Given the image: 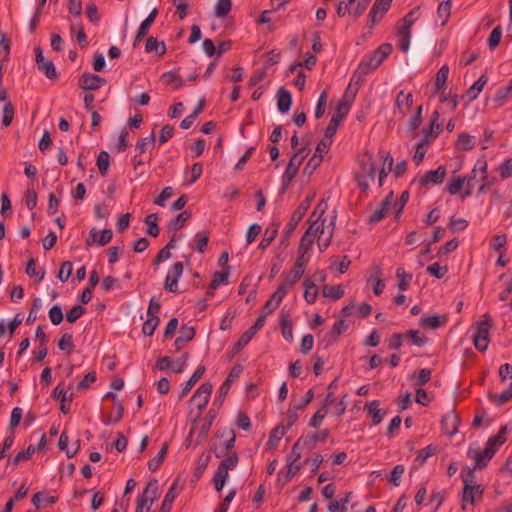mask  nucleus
<instances>
[{
  "instance_id": "e433bc0d",
  "label": "nucleus",
  "mask_w": 512,
  "mask_h": 512,
  "mask_svg": "<svg viewBox=\"0 0 512 512\" xmlns=\"http://www.w3.org/2000/svg\"><path fill=\"white\" fill-rule=\"evenodd\" d=\"M176 488H177V484L173 483L164 496V499L162 501L161 508H160L159 512H170L171 511L173 502L177 496Z\"/></svg>"
},
{
  "instance_id": "f704fd0d",
  "label": "nucleus",
  "mask_w": 512,
  "mask_h": 512,
  "mask_svg": "<svg viewBox=\"0 0 512 512\" xmlns=\"http://www.w3.org/2000/svg\"><path fill=\"white\" fill-rule=\"evenodd\" d=\"M279 227V223H273L271 226L266 228L263 238L259 244L260 249L264 250L272 243L278 234Z\"/></svg>"
},
{
  "instance_id": "13d9d810",
  "label": "nucleus",
  "mask_w": 512,
  "mask_h": 512,
  "mask_svg": "<svg viewBox=\"0 0 512 512\" xmlns=\"http://www.w3.org/2000/svg\"><path fill=\"white\" fill-rule=\"evenodd\" d=\"M232 7L231 0H218L215 6L217 17L224 18L228 15Z\"/></svg>"
},
{
  "instance_id": "0e129e2a",
  "label": "nucleus",
  "mask_w": 512,
  "mask_h": 512,
  "mask_svg": "<svg viewBox=\"0 0 512 512\" xmlns=\"http://www.w3.org/2000/svg\"><path fill=\"white\" fill-rule=\"evenodd\" d=\"M420 325L424 328L437 329L440 327V318L437 315H431L422 317L420 319Z\"/></svg>"
},
{
  "instance_id": "f03ea898",
  "label": "nucleus",
  "mask_w": 512,
  "mask_h": 512,
  "mask_svg": "<svg viewBox=\"0 0 512 512\" xmlns=\"http://www.w3.org/2000/svg\"><path fill=\"white\" fill-rule=\"evenodd\" d=\"M505 434L506 427H502L496 435L488 438L483 450L469 448L467 455L475 460V469H483L487 466L499 448L505 443Z\"/></svg>"
},
{
  "instance_id": "5fc2aeb1",
  "label": "nucleus",
  "mask_w": 512,
  "mask_h": 512,
  "mask_svg": "<svg viewBox=\"0 0 512 512\" xmlns=\"http://www.w3.org/2000/svg\"><path fill=\"white\" fill-rule=\"evenodd\" d=\"M73 336L70 333H64L58 341V348L67 353L74 350Z\"/></svg>"
},
{
  "instance_id": "c9c22d12",
  "label": "nucleus",
  "mask_w": 512,
  "mask_h": 512,
  "mask_svg": "<svg viewBox=\"0 0 512 512\" xmlns=\"http://www.w3.org/2000/svg\"><path fill=\"white\" fill-rule=\"evenodd\" d=\"M466 178L462 176H452L446 186V191L451 195H457L465 185Z\"/></svg>"
},
{
  "instance_id": "a19ab883",
  "label": "nucleus",
  "mask_w": 512,
  "mask_h": 512,
  "mask_svg": "<svg viewBox=\"0 0 512 512\" xmlns=\"http://www.w3.org/2000/svg\"><path fill=\"white\" fill-rule=\"evenodd\" d=\"M281 330L282 335L285 340L288 342L293 341V328H292V322L289 318L288 314L281 313Z\"/></svg>"
},
{
  "instance_id": "4468645a",
  "label": "nucleus",
  "mask_w": 512,
  "mask_h": 512,
  "mask_svg": "<svg viewBox=\"0 0 512 512\" xmlns=\"http://www.w3.org/2000/svg\"><path fill=\"white\" fill-rule=\"evenodd\" d=\"M480 173L481 178V185L478 189L479 193H482L485 191V189L491 187L495 183V178H490L488 176V164L487 161L484 158H479L474 167H473V174Z\"/></svg>"
},
{
  "instance_id": "de8ad7c7",
  "label": "nucleus",
  "mask_w": 512,
  "mask_h": 512,
  "mask_svg": "<svg viewBox=\"0 0 512 512\" xmlns=\"http://www.w3.org/2000/svg\"><path fill=\"white\" fill-rule=\"evenodd\" d=\"M512 93V79L509 81L508 85L500 87L494 96V101L498 103L499 106H502L508 96Z\"/></svg>"
},
{
  "instance_id": "bf43d9fd",
  "label": "nucleus",
  "mask_w": 512,
  "mask_h": 512,
  "mask_svg": "<svg viewBox=\"0 0 512 512\" xmlns=\"http://www.w3.org/2000/svg\"><path fill=\"white\" fill-rule=\"evenodd\" d=\"M49 319L53 325H59L63 321V312L60 305L52 306L48 312Z\"/></svg>"
},
{
  "instance_id": "49530a36",
  "label": "nucleus",
  "mask_w": 512,
  "mask_h": 512,
  "mask_svg": "<svg viewBox=\"0 0 512 512\" xmlns=\"http://www.w3.org/2000/svg\"><path fill=\"white\" fill-rule=\"evenodd\" d=\"M160 319L158 316H147L142 326V333L146 336H152L159 325Z\"/></svg>"
},
{
  "instance_id": "4c0bfd02",
  "label": "nucleus",
  "mask_w": 512,
  "mask_h": 512,
  "mask_svg": "<svg viewBox=\"0 0 512 512\" xmlns=\"http://www.w3.org/2000/svg\"><path fill=\"white\" fill-rule=\"evenodd\" d=\"M215 417H216L215 410L210 409L208 411L206 417H205V420H204L203 424L200 427L197 442H200V441H202L203 439L206 438V436L208 435V432H209V430H210V428L212 426V423H213Z\"/></svg>"
},
{
  "instance_id": "58836bf2",
  "label": "nucleus",
  "mask_w": 512,
  "mask_h": 512,
  "mask_svg": "<svg viewBox=\"0 0 512 512\" xmlns=\"http://www.w3.org/2000/svg\"><path fill=\"white\" fill-rule=\"evenodd\" d=\"M230 274V267H227L223 271L215 272L212 278V281L209 285V290H214L220 285L228 283V277Z\"/></svg>"
},
{
  "instance_id": "8fccbe9b",
  "label": "nucleus",
  "mask_w": 512,
  "mask_h": 512,
  "mask_svg": "<svg viewBox=\"0 0 512 512\" xmlns=\"http://www.w3.org/2000/svg\"><path fill=\"white\" fill-rule=\"evenodd\" d=\"M158 15L157 8H154L150 14L147 16L145 20H143L139 26L140 35L146 36L148 34L149 29L151 28L152 24L154 23L156 17Z\"/></svg>"
},
{
  "instance_id": "864d4df0",
  "label": "nucleus",
  "mask_w": 512,
  "mask_h": 512,
  "mask_svg": "<svg viewBox=\"0 0 512 512\" xmlns=\"http://www.w3.org/2000/svg\"><path fill=\"white\" fill-rule=\"evenodd\" d=\"M396 276L399 279L398 288L402 291H406L409 287L410 281L412 280V275L407 274L404 268L399 267L396 270Z\"/></svg>"
},
{
  "instance_id": "0eeeda50",
  "label": "nucleus",
  "mask_w": 512,
  "mask_h": 512,
  "mask_svg": "<svg viewBox=\"0 0 512 512\" xmlns=\"http://www.w3.org/2000/svg\"><path fill=\"white\" fill-rule=\"evenodd\" d=\"M492 327L491 318L488 313L482 316V319L476 323L473 334V344L480 352H485L490 343V329Z\"/></svg>"
},
{
  "instance_id": "79ce46f5",
  "label": "nucleus",
  "mask_w": 512,
  "mask_h": 512,
  "mask_svg": "<svg viewBox=\"0 0 512 512\" xmlns=\"http://www.w3.org/2000/svg\"><path fill=\"white\" fill-rule=\"evenodd\" d=\"M323 297L339 300L344 296V290L340 285H325L322 290Z\"/></svg>"
},
{
  "instance_id": "052dcab7",
  "label": "nucleus",
  "mask_w": 512,
  "mask_h": 512,
  "mask_svg": "<svg viewBox=\"0 0 512 512\" xmlns=\"http://www.w3.org/2000/svg\"><path fill=\"white\" fill-rule=\"evenodd\" d=\"M14 117V107L11 102H6L2 111V124L5 127H8Z\"/></svg>"
},
{
  "instance_id": "b1692460",
  "label": "nucleus",
  "mask_w": 512,
  "mask_h": 512,
  "mask_svg": "<svg viewBox=\"0 0 512 512\" xmlns=\"http://www.w3.org/2000/svg\"><path fill=\"white\" fill-rule=\"evenodd\" d=\"M379 405L380 402L378 400H373L365 405V409L367 410L368 416L372 419L373 425L380 424L386 414L385 411L379 408Z\"/></svg>"
},
{
  "instance_id": "f8f14e48",
  "label": "nucleus",
  "mask_w": 512,
  "mask_h": 512,
  "mask_svg": "<svg viewBox=\"0 0 512 512\" xmlns=\"http://www.w3.org/2000/svg\"><path fill=\"white\" fill-rule=\"evenodd\" d=\"M212 389L213 386L211 383H202L191 397V402H193L198 407L200 413L207 406L212 393Z\"/></svg>"
},
{
  "instance_id": "a211bd4d",
  "label": "nucleus",
  "mask_w": 512,
  "mask_h": 512,
  "mask_svg": "<svg viewBox=\"0 0 512 512\" xmlns=\"http://www.w3.org/2000/svg\"><path fill=\"white\" fill-rule=\"evenodd\" d=\"M106 84V79L93 73H83L79 86L84 90H97Z\"/></svg>"
},
{
  "instance_id": "6e6d98bb",
  "label": "nucleus",
  "mask_w": 512,
  "mask_h": 512,
  "mask_svg": "<svg viewBox=\"0 0 512 512\" xmlns=\"http://www.w3.org/2000/svg\"><path fill=\"white\" fill-rule=\"evenodd\" d=\"M209 241V234L206 231H199L195 234V249L203 253Z\"/></svg>"
},
{
  "instance_id": "37998d69",
  "label": "nucleus",
  "mask_w": 512,
  "mask_h": 512,
  "mask_svg": "<svg viewBox=\"0 0 512 512\" xmlns=\"http://www.w3.org/2000/svg\"><path fill=\"white\" fill-rule=\"evenodd\" d=\"M451 0L442 1L437 8V17L441 21V25H445L451 13Z\"/></svg>"
},
{
  "instance_id": "aec40b11",
  "label": "nucleus",
  "mask_w": 512,
  "mask_h": 512,
  "mask_svg": "<svg viewBox=\"0 0 512 512\" xmlns=\"http://www.w3.org/2000/svg\"><path fill=\"white\" fill-rule=\"evenodd\" d=\"M447 174L446 167L441 165L435 170L427 171L420 179L421 185L441 184Z\"/></svg>"
},
{
  "instance_id": "3c124183",
  "label": "nucleus",
  "mask_w": 512,
  "mask_h": 512,
  "mask_svg": "<svg viewBox=\"0 0 512 512\" xmlns=\"http://www.w3.org/2000/svg\"><path fill=\"white\" fill-rule=\"evenodd\" d=\"M334 136H326V132L324 133V138L317 144L314 155L321 156L323 159L324 154L328 153Z\"/></svg>"
},
{
  "instance_id": "473e14b6",
  "label": "nucleus",
  "mask_w": 512,
  "mask_h": 512,
  "mask_svg": "<svg viewBox=\"0 0 512 512\" xmlns=\"http://www.w3.org/2000/svg\"><path fill=\"white\" fill-rule=\"evenodd\" d=\"M287 431H288V427H285L283 424L278 425L275 428H273L270 433L267 444H266L267 447L269 449H275Z\"/></svg>"
},
{
  "instance_id": "a878e982",
  "label": "nucleus",
  "mask_w": 512,
  "mask_h": 512,
  "mask_svg": "<svg viewBox=\"0 0 512 512\" xmlns=\"http://www.w3.org/2000/svg\"><path fill=\"white\" fill-rule=\"evenodd\" d=\"M292 105L291 93L284 87H281L277 92V106L281 113H287Z\"/></svg>"
},
{
  "instance_id": "4d7b16f0",
  "label": "nucleus",
  "mask_w": 512,
  "mask_h": 512,
  "mask_svg": "<svg viewBox=\"0 0 512 512\" xmlns=\"http://www.w3.org/2000/svg\"><path fill=\"white\" fill-rule=\"evenodd\" d=\"M109 154L106 151H101L97 157V167L102 176H105L109 169Z\"/></svg>"
},
{
  "instance_id": "dca6fc26",
  "label": "nucleus",
  "mask_w": 512,
  "mask_h": 512,
  "mask_svg": "<svg viewBox=\"0 0 512 512\" xmlns=\"http://www.w3.org/2000/svg\"><path fill=\"white\" fill-rule=\"evenodd\" d=\"M392 0H375L369 14L370 27L377 24L389 10Z\"/></svg>"
},
{
  "instance_id": "ddd939ff",
  "label": "nucleus",
  "mask_w": 512,
  "mask_h": 512,
  "mask_svg": "<svg viewBox=\"0 0 512 512\" xmlns=\"http://www.w3.org/2000/svg\"><path fill=\"white\" fill-rule=\"evenodd\" d=\"M309 262V257L297 256L293 268L282 274V278L287 280L291 284H296L299 279L304 275L305 268Z\"/></svg>"
},
{
  "instance_id": "c85d7f7f",
  "label": "nucleus",
  "mask_w": 512,
  "mask_h": 512,
  "mask_svg": "<svg viewBox=\"0 0 512 512\" xmlns=\"http://www.w3.org/2000/svg\"><path fill=\"white\" fill-rule=\"evenodd\" d=\"M381 159L383 160V167L379 171V186L381 187L384 183V179L387 177V175L392 171L393 169V163L394 160L392 156L387 152H380Z\"/></svg>"
},
{
  "instance_id": "603ef678",
  "label": "nucleus",
  "mask_w": 512,
  "mask_h": 512,
  "mask_svg": "<svg viewBox=\"0 0 512 512\" xmlns=\"http://www.w3.org/2000/svg\"><path fill=\"white\" fill-rule=\"evenodd\" d=\"M189 217H190V214L186 211L178 214L175 218H173L169 221L168 228L173 231H177V230L181 229Z\"/></svg>"
},
{
  "instance_id": "72a5a7b5",
  "label": "nucleus",
  "mask_w": 512,
  "mask_h": 512,
  "mask_svg": "<svg viewBox=\"0 0 512 512\" xmlns=\"http://www.w3.org/2000/svg\"><path fill=\"white\" fill-rule=\"evenodd\" d=\"M146 53H155L162 56L166 53V45L163 41H158L155 37H149L145 44Z\"/></svg>"
},
{
  "instance_id": "680f3d73",
  "label": "nucleus",
  "mask_w": 512,
  "mask_h": 512,
  "mask_svg": "<svg viewBox=\"0 0 512 512\" xmlns=\"http://www.w3.org/2000/svg\"><path fill=\"white\" fill-rule=\"evenodd\" d=\"M52 396L54 399L60 400L61 402H71L72 394L70 396L67 395V391L65 390V386L63 383H59L55 389L53 390Z\"/></svg>"
},
{
  "instance_id": "c756f323",
  "label": "nucleus",
  "mask_w": 512,
  "mask_h": 512,
  "mask_svg": "<svg viewBox=\"0 0 512 512\" xmlns=\"http://www.w3.org/2000/svg\"><path fill=\"white\" fill-rule=\"evenodd\" d=\"M304 298L308 304H314L318 297V287L310 277H305L304 282Z\"/></svg>"
},
{
  "instance_id": "338daca9",
  "label": "nucleus",
  "mask_w": 512,
  "mask_h": 512,
  "mask_svg": "<svg viewBox=\"0 0 512 512\" xmlns=\"http://www.w3.org/2000/svg\"><path fill=\"white\" fill-rule=\"evenodd\" d=\"M502 37V29L500 26L495 27L489 38H488V46L491 50H494L500 43Z\"/></svg>"
},
{
  "instance_id": "5701e85b",
  "label": "nucleus",
  "mask_w": 512,
  "mask_h": 512,
  "mask_svg": "<svg viewBox=\"0 0 512 512\" xmlns=\"http://www.w3.org/2000/svg\"><path fill=\"white\" fill-rule=\"evenodd\" d=\"M392 200H393V193L391 192L389 195H387L385 197V199L378 205V207L369 216V222L377 223V222L381 221L385 217L389 207L391 206Z\"/></svg>"
},
{
  "instance_id": "412c9836",
  "label": "nucleus",
  "mask_w": 512,
  "mask_h": 512,
  "mask_svg": "<svg viewBox=\"0 0 512 512\" xmlns=\"http://www.w3.org/2000/svg\"><path fill=\"white\" fill-rule=\"evenodd\" d=\"M413 105V95L412 93H406L404 90H401L396 97L395 106L398 110V113L401 117H405L406 114L411 110Z\"/></svg>"
},
{
  "instance_id": "c03bdc74",
  "label": "nucleus",
  "mask_w": 512,
  "mask_h": 512,
  "mask_svg": "<svg viewBox=\"0 0 512 512\" xmlns=\"http://www.w3.org/2000/svg\"><path fill=\"white\" fill-rule=\"evenodd\" d=\"M168 452V445L164 443L158 454L148 462V468L150 471H156L162 464L166 454Z\"/></svg>"
},
{
  "instance_id": "9d476101",
  "label": "nucleus",
  "mask_w": 512,
  "mask_h": 512,
  "mask_svg": "<svg viewBox=\"0 0 512 512\" xmlns=\"http://www.w3.org/2000/svg\"><path fill=\"white\" fill-rule=\"evenodd\" d=\"M349 109H350V107L347 102H345V101L338 102V104L336 106V112L332 116V118L325 130L326 136H334L335 135L339 125L341 124V122L344 120V118L348 114Z\"/></svg>"
},
{
  "instance_id": "09e8293b",
  "label": "nucleus",
  "mask_w": 512,
  "mask_h": 512,
  "mask_svg": "<svg viewBox=\"0 0 512 512\" xmlns=\"http://www.w3.org/2000/svg\"><path fill=\"white\" fill-rule=\"evenodd\" d=\"M475 145V137L462 133L458 136L457 147L458 149L468 151L473 149Z\"/></svg>"
},
{
  "instance_id": "2f4dec72",
  "label": "nucleus",
  "mask_w": 512,
  "mask_h": 512,
  "mask_svg": "<svg viewBox=\"0 0 512 512\" xmlns=\"http://www.w3.org/2000/svg\"><path fill=\"white\" fill-rule=\"evenodd\" d=\"M488 82V77L483 74L479 77V79L474 82V84L466 91V97L470 102L476 100L479 94L482 92L483 88Z\"/></svg>"
},
{
  "instance_id": "f3484780",
  "label": "nucleus",
  "mask_w": 512,
  "mask_h": 512,
  "mask_svg": "<svg viewBox=\"0 0 512 512\" xmlns=\"http://www.w3.org/2000/svg\"><path fill=\"white\" fill-rule=\"evenodd\" d=\"M304 216L305 214L303 213L302 208L296 209L293 212L289 222L287 223L282 232L281 244L288 245L289 238L291 237V235L293 234V232L295 231V229L297 228V226L299 225Z\"/></svg>"
},
{
  "instance_id": "69168bd1",
  "label": "nucleus",
  "mask_w": 512,
  "mask_h": 512,
  "mask_svg": "<svg viewBox=\"0 0 512 512\" xmlns=\"http://www.w3.org/2000/svg\"><path fill=\"white\" fill-rule=\"evenodd\" d=\"M405 472V467L401 464H398L396 465L393 470L391 471V474H390V477H389V481L394 485V486H399L400 483H401V478L403 476Z\"/></svg>"
},
{
  "instance_id": "bb28decb",
  "label": "nucleus",
  "mask_w": 512,
  "mask_h": 512,
  "mask_svg": "<svg viewBox=\"0 0 512 512\" xmlns=\"http://www.w3.org/2000/svg\"><path fill=\"white\" fill-rule=\"evenodd\" d=\"M483 494V489L481 485H465L463 487V493H462V502L463 503H470L471 505H474L475 503V497L479 496L481 497Z\"/></svg>"
},
{
  "instance_id": "7ed1b4c3",
  "label": "nucleus",
  "mask_w": 512,
  "mask_h": 512,
  "mask_svg": "<svg viewBox=\"0 0 512 512\" xmlns=\"http://www.w3.org/2000/svg\"><path fill=\"white\" fill-rule=\"evenodd\" d=\"M392 45L385 43L380 45L371 55L364 57L359 63L354 77L359 78L368 75L371 71L378 68L384 60L391 54Z\"/></svg>"
},
{
  "instance_id": "f257e3e1",
  "label": "nucleus",
  "mask_w": 512,
  "mask_h": 512,
  "mask_svg": "<svg viewBox=\"0 0 512 512\" xmlns=\"http://www.w3.org/2000/svg\"><path fill=\"white\" fill-rule=\"evenodd\" d=\"M327 207V202L322 199L310 215L308 220L310 225L306 230V232L311 233L313 238L317 239L320 251L325 250L330 245L335 227L336 216L333 217L328 225H325L327 220L323 216Z\"/></svg>"
},
{
  "instance_id": "6ab92c4d",
  "label": "nucleus",
  "mask_w": 512,
  "mask_h": 512,
  "mask_svg": "<svg viewBox=\"0 0 512 512\" xmlns=\"http://www.w3.org/2000/svg\"><path fill=\"white\" fill-rule=\"evenodd\" d=\"M113 233L111 229H104L98 232L95 228L89 232V237L86 240V245L91 246L97 244L99 246L107 245L112 239Z\"/></svg>"
},
{
  "instance_id": "a18cd8bd",
  "label": "nucleus",
  "mask_w": 512,
  "mask_h": 512,
  "mask_svg": "<svg viewBox=\"0 0 512 512\" xmlns=\"http://www.w3.org/2000/svg\"><path fill=\"white\" fill-rule=\"evenodd\" d=\"M158 216L155 213H151L146 216L145 223L147 225V233L152 237H157L160 233V228L157 224Z\"/></svg>"
},
{
  "instance_id": "2eb2a0df",
  "label": "nucleus",
  "mask_w": 512,
  "mask_h": 512,
  "mask_svg": "<svg viewBox=\"0 0 512 512\" xmlns=\"http://www.w3.org/2000/svg\"><path fill=\"white\" fill-rule=\"evenodd\" d=\"M450 68L448 65H443L441 68L437 71L436 78H435V93L441 92L440 95V102L445 103V101L448 100L446 89H447V80L449 77Z\"/></svg>"
},
{
  "instance_id": "423d86ee",
  "label": "nucleus",
  "mask_w": 512,
  "mask_h": 512,
  "mask_svg": "<svg viewBox=\"0 0 512 512\" xmlns=\"http://www.w3.org/2000/svg\"><path fill=\"white\" fill-rule=\"evenodd\" d=\"M419 16V8L411 10L398 22V47L401 51L407 52L410 47L411 28Z\"/></svg>"
},
{
  "instance_id": "39448f33",
  "label": "nucleus",
  "mask_w": 512,
  "mask_h": 512,
  "mask_svg": "<svg viewBox=\"0 0 512 512\" xmlns=\"http://www.w3.org/2000/svg\"><path fill=\"white\" fill-rule=\"evenodd\" d=\"M309 149L302 147L298 149L290 158L288 165L281 177V192L284 193L289 188L292 180L295 178L299 171L304 159L308 156Z\"/></svg>"
},
{
  "instance_id": "774afa93",
  "label": "nucleus",
  "mask_w": 512,
  "mask_h": 512,
  "mask_svg": "<svg viewBox=\"0 0 512 512\" xmlns=\"http://www.w3.org/2000/svg\"><path fill=\"white\" fill-rule=\"evenodd\" d=\"M427 272L438 279H442L448 272V268L435 262L427 267Z\"/></svg>"
},
{
  "instance_id": "cd10ccee",
  "label": "nucleus",
  "mask_w": 512,
  "mask_h": 512,
  "mask_svg": "<svg viewBox=\"0 0 512 512\" xmlns=\"http://www.w3.org/2000/svg\"><path fill=\"white\" fill-rule=\"evenodd\" d=\"M238 462V455L237 453L233 452L220 462L216 472L228 477L229 470L235 469L238 465Z\"/></svg>"
},
{
  "instance_id": "6e6552de",
  "label": "nucleus",
  "mask_w": 512,
  "mask_h": 512,
  "mask_svg": "<svg viewBox=\"0 0 512 512\" xmlns=\"http://www.w3.org/2000/svg\"><path fill=\"white\" fill-rule=\"evenodd\" d=\"M158 493V481L156 479L148 482L142 495L137 499V506L135 512H149L153 501L156 499Z\"/></svg>"
},
{
  "instance_id": "4be33fe9",
  "label": "nucleus",
  "mask_w": 512,
  "mask_h": 512,
  "mask_svg": "<svg viewBox=\"0 0 512 512\" xmlns=\"http://www.w3.org/2000/svg\"><path fill=\"white\" fill-rule=\"evenodd\" d=\"M442 429L448 436H453L458 432L459 419L454 412H449L442 417Z\"/></svg>"
},
{
  "instance_id": "1a4fd4ad",
  "label": "nucleus",
  "mask_w": 512,
  "mask_h": 512,
  "mask_svg": "<svg viewBox=\"0 0 512 512\" xmlns=\"http://www.w3.org/2000/svg\"><path fill=\"white\" fill-rule=\"evenodd\" d=\"M34 51L36 56V65L39 71L44 73L49 80H57L59 76L54 63L45 59L40 46L35 47Z\"/></svg>"
},
{
  "instance_id": "e2e57ef3",
  "label": "nucleus",
  "mask_w": 512,
  "mask_h": 512,
  "mask_svg": "<svg viewBox=\"0 0 512 512\" xmlns=\"http://www.w3.org/2000/svg\"><path fill=\"white\" fill-rule=\"evenodd\" d=\"M72 271H73L72 262L65 261L61 264V267H60L57 277L61 282H66L70 278Z\"/></svg>"
},
{
  "instance_id": "20e7f679",
  "label": "nucleus",
  "mask_w": 512,
  "mask_h": 512,
  "mask_svg": "<svg viewBox=\"0 0 512 512\" xmlns=\"http://www.w3.org/2000/svg\"><path fill=\"white\" fill-rule=\"evenodd\" d=\"M377 166L368 153L364 154L360 159V170L355 174L358 187L366 192L370 187V181H374L376 177Z\"/></svg>"
},
{
  "instance_id": "7c9ffc66",
  "label": "nucleus",
  "mask_w": 512,
  "mask_h": 512,
  "mask_svg": "<svg viewBox=\"0 0 512 512\" xmlns=\"http://www.w3.org/2000/svg\"><path fill=\"white\" fill-rule=\"evenodd\" d=\"M329 436V430L328 429H322L316 433H313L311 435L306 436L305 438H302L303 440V446L312 450L316 447V443L318 441H325Z\"/></svg>"
},
{
  "instance_id": "393cba45",
  "label": "nucleus",
  "mask_w": 512,
  "mask_h": 512,
  "mask_svg": "<svg viewBox=\"0 0 512 512\" xmlns=\"http://www.w3.org/2000/svg\"><path fill=\"white\" fill-rule=\"evenodd\" d=\"M205 372L204 366H198L197 369L194 371L192 376L188 379V381L184 384L180 394H179V400H182L193 388V386L200 380V378L203 376Z\"/></svg>"
},
{
  "instance_id": "9b49d317",
  "label": "nucleus",
  "mask_w": 512,
  "mask_h": 512,
  "mask_svg": "<svg viewBox=\"0 0 512 512\" xmlns=\"http://www.w3.org/2000/svg\"><path fill=\"white\" fill-rule=\"evenodd\" d=\"M183 264L181 262H176L173 266L168 270L165 282L164 289L169 292H178V281L183 274Z\"/></svg>"
},
{
  "instance_id": "ea45409f",
  "label": "nucleus",
  "mask_w": 512,
  "mask_h": 512,
  "mask_svg": "<svg viewBox=\"0 0 512 512\" xmlns=\"http://www.w3.org/2000/svg\"><path fill=\"white\" fill-rule=\"evenodd\" d=\"M195 336V330L191 326L183 325L180 328V335L175 340V345L180 347L182 344L191 341Z\"/></svg>"
}]
</instances>
